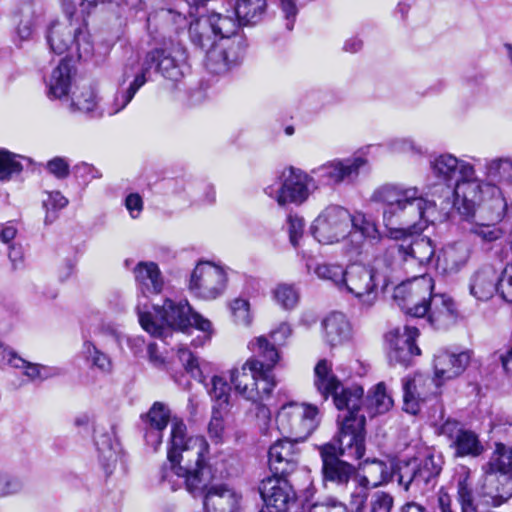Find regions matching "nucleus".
I'll use <instances>...</instances> for the list:
<instances>
[{
  "instance_id": "1",
  "label": "nucleus",
  "mask_w": 512,
  "mask_h": 512,
  "mask_svg": "<svg viewBox=\"0 0 512 512\" xmlns=\"http://www.w3.org/2000/svg\"><path fill=\"white\" fill-rule=\"evenodd\" d=\"M291 335L289 324L283 322L267 336H258L248 344L253 356L240 368L230 372V381L235 391L248 401L258 405V414L270 417V411L264 404L271 398L276 387L272 370L280 360L277 346L285 343Z\"/></svg>"
},
{
  "instance_id": "2",
  "label": "nucleus",
  "mask_w": 512,
  "mask_h": 512,
  "mask_svg": "<svg viewBox=\"0 0 512 512\" xmlns=\"http://www.w3.org/2000/svg\"><path fill=\"white\" fill-rule=\"evenodd\" d=\"M314 386L324 401L332 396L338 410H347L334 438L337 454L347 459L360 460L366 451V418L359 414L363 388L358 385L344 387L326 359L318 361L314 368Z\"/></svg>"
},
{
  "instance_id": "3",
  "label": "nucleus",
  "mask_w": 512,
  "mask_h": 512,
  "mask_svg": "<svg viewBox=\"0 0 512 512\" xmlns=\"http://www.w3.org/2000/svg\"><path fill=\"white\" fill-rule=\"evenodd\" d=\"M209 445L203 436H186V425L182 420L173 419L171 426L169 465L160 470V482L171 491L183 485L191 494L207 486L217 476L212 464L205 462Z\"/></svg>"
},
{
  "instance_id": "4",
  "label": "nucleus",
  "mask_w": 512,
  "mask_h": 512,
  "mask_svg": "<svg viewBox=\"0 0 512 512\" xmlns=\"http://www.w3.org/2000/svg\"><path fill=\"white\" fill-rule=\"evenodd\" d=\"M372 200L381 206L386 236L392 241H406L422 232L436 212L435 203L415 186L385 184L374 191Z\"/></svg>"
},
{
  "instance_id": "5",
  "label": "nucleus",
  "mask_w": 512,
  "mask_h": 512,
  "mask_svg": "<svg viewBox=\"0 0 512 512\" xmlns=\"http://www.w3.org/2000/svg\"><path fill=\"white\" fill-rule=\"evenodd\" d=\"M184 60V51L179 47L155 48L146 54L141 66L136 64L125 66L110 107L98 112V116L104 113L113 116L122 111L137 91L150 80L152 72L159 73L173 82L179 81L183 77Z\"/></svg>"
},
{
  "instance_id": "6",
  "label": "nucleus",
  "mask_w": 512,
  "mask_h": 512,
  "mask_svg": "<svg viewBox=\"0 0 512 512\" xmlns=\"http://www.w3.org/2000/svg\"><path fill=\"white\" fill-rule=\"evenodd\" d=\"M136 310L142 328L154 337H166L170 329L185 331L195 327L204 334L200 342L202 345L210 341L214 333L210 320L193 311L187 300L166 299L162 306H153V313L140 304Z\"/></svg>"
},
{
  "instance_id": "7",
  "label": "nucleus",
  "mask_w": 512,
  "mask_h": 512,
  "mask_svg": "<svg viewBox=\"0 0 512 512\" xmlns=\"http://www.w3.org/2000/svg\"><path fill=\"white\" fill-rule=\"evenodd\" d=\"M453 205L467 220L476 217V212H484L495 220L503 219L507 202L501 189L492 183L476 177V173L463 177L453 186Z\"/></svg>"
},
{
  "instance_id": "8",
  "label": "nucleus",
  "mask_w": 512,
  "mask_h": 512,
  "mask_svg": "<svg viewBox=\"0 0 512 512\" xmlns=\"http://www.w3.org/2000/svg\"><path fill=\"white\" fill-rule=\"evenodd\" d=\"M420 234H412L406 241L385 244L376 264L382 263L393 272L402 269L406 274L426 275V271L436 265L437 259L433 241Z\"/></svg>"
},
{
  "instance_id": "9",
  "label": "nucleus",
  "mask_w": 512,
  "mask_h": 512,
  "mask_svg": "<svg viewBox=\"0 0 512 512\" xmlns=\"http://www.w3.org/2000/svg\"><path fill=\"white\" fill-rule=\"evenodd\" d=\"M383 482L393 481L395 478L400 486L408 491L413 488L422 493L433 489L442 471L443 460L440 456L428 453L423 457H415L408 461H401L396 465H387L376 460Z\"/></svg>"
},
{
  "instance_id": "10",
  "label": "nucleus",
  "mask_w": 512,
  "mask_h": 512,
  "mask_svg": "<svg viewBox=\"0 0 512 512\" xmlns=\"http://www.w3.org/2000/svg\"><path fill=\"white\" fill-rule=\"evenodd\" d=\"M392 272L387 266L382 271L378 266L352 263L345 268L341 292L354 296L363 307L370 308L377 299L378 286L387 287L392 282Z\"/></svg>"
},
{
  "instance_id": "11",
  "label": "nucleus",
  "mask_w": 512,
  "mask_h": 512,
  "mask_svg": "<svg viewBox=\"0 0 512 512\" xmlns=\"http://www.w3.org/2000/svg\"><path fill=\"white\" fill-rule=\"evenodd\" d=\"M67 16V21L52 22L47 32V42L55 54L75 51L79 59L86 60L93 53V44L84 20Z\"/></svg>"
},
{
  "instance_id": "12",
  "label": "nucleus",
  "mask_w": 512,
  "mask_h": 512,
  "mask_svg": "<svg viewBox=\"0 0 512 512\" xmlns=\"http://www.w3.org/2000/svg\"><path fill=\"white\" fill-rule=\"evenodd\" d=\"M319 422L318 407L305 403H287L280 408L276 416L280 434L295 442L305 441L317 428Z\"/></svg>"
},
{
  "instance_id": "13",
  "label": "nucleus",
  "mask_w": 512,
  "mask_h": 512,
  "mask_svg": "<svg viewBox=\"0 0 512 512\" xmlns=\"http://www.w3.org/2000/svg\"><path fill=\"white\" fill-rule=\"evenodd\" d=\"M412 280L396 286L394 300L407 315L421 318L429 311L434 281L430 276L410 274Z\"/></svg>"
},
{
  "instance_id": "14",
  "label": "nucleus",
  "mask_w": 512,
  "mask_h": 512,
  "mask_svg": "<svg viewBox=\"0 0 512 512\" xmlns=\"http://www.w3.org/2000/svg\"><path fill=\"white\" fill-rule=\"evenodd\" d=\"M368 161L362 156L327 161L310 170L315 189L320 186H338L353 183Z\"/></svg>"
},
{
  "instance_id": "15",
  "label": "nucleus",
  "mask_w": 512,
  "mask_h": 512,
  "mask_svg": "<svg viewBox=\"0 0 512 512\" xmlns=\"http://www.w3.org/2000/svg\"><path fill=\"white\" fill-rule=\"evenodd\" d=\"M311 177L310 173L289 167L284 169L279 177L280 186L277 189L272 186L267 187L265 193L274 198L280 206L300 205L308 199L310 189H315Z\"/></svg>"
},
{
  "instance_id": "16",
  "label": "nucleus",
  "mask_w": 512,
  "mask_h": 512,
  "mask_svg": "<svg viewBox=\"0 0 512 512\" xmlns=\"http://www.w3.org/2000/svg\"><path fill=\"white\" fill-rule=\"evenodd\" d=\"M235 33V22L229 15L212 12L190 24L191 42L200 49H209L219 41Z\"/></svg>"
},
{
  "instance_id": "17",
  "label": "nucleus",
  "mask_w": 512,
  "mask_h": 512,
  "mask_svg": "<svg viewBox=\"0 0 512 512\" xmlns=\"http://www.w3.org/2000/svg\"><path fill=\"white\" fill-rule=\"evenodd\" d=\"M350 212L339 205H329L317 216L311 226L314 238L322 244H333L347 237Z\"/></svg>"
},
{
  "instance_id": "18",
  "label": "nucleus",
  "mask_w": 512,
  "mask_h": 512,
  "mask_svg": "<svg viewBox=\"0 0 512 512\" xmlns=\"http://www.w3.org/2000/svg\"><path fill=\"white\" fill-rule=\"evenodd\" d=\"M246 44L242 39L227 36L206 51V69L215 75H225L239 66L245 55Z\"/></svg>"
},
{
  "instance_id": "19",
  "label": "nucleus",
  "mask_w": 512,
  "mask_h": 512,
  "mask_svg": "<svg viewBox=\"0 0 512 512\" xmlns=\"http://www.w3.org/2000/svg\"><path fill=\"white\" fill-rule=\"evenodd\" d=\"M227 285L226 272L210 262H200L193 270L190 291L197 297L213 300L223 294Z\"/></svg>"
},
{
  "instance_id": "20",
  "label": "nucleus",
  "mask_w": 512,
  "mask_h": 512,
  "mask_svg": "<svg viewBox=\"0 0 512 512\" xmlns=\"http://www.w3.org/2000/svg\"><path fill=\"white\" fill-rule=\"evenodd\" d=\"M334 442H328L319 447L322 461V475L325 483L330 482L338 488H347L356 477V467L337 454Z\"/></svg>"
},
{
  "instance_id": "21",
  "label": "nucleus",
  "mask_w": 512,
  "mask_h": 512,
  "mask_svg": "<svg viewBox=\"0 0 512 512\" xmlns=\"http://www.w3.org/2000/svg\"><path fill=\"white\" fill-rule=\"evenodd\" d=\"M439 435L447 439L456 457H478L484 452V446L478 435L466 429L457 420L447 419L440 426Z\"/></svg>"
},
{
  "instance_id": "22",
  "label": "nucleus",
  "mask_w": 512,
  "mask_h": 512,
  "mask_svg": "<svg viewBox=\"0 0 512 512\" xmlns=\"http://www.w3.org/2000/svg\"><path fill=\"white\" fill-rule=\"evenodd\" d=\"M260 496L267 508L276 512H286L295 504L297 495L287 476L270 475L262 479L258 486Z\"/></svg>"
},
{
  "instance_id": "23",
  "label": "nucleus",
  "mask_w": 512,
  "mask_h": 512,
  "mask_svg": "<svg viewBox=\"0 0 512 512\" xmlns=\"http://www.w3.org/2000/svg\"><path fill=\"white\" fill-rule=\"evenodd\" d=\"M430 168L434 177L448 187L454 186L463 180V177L475 174V168L471 163L459 159L451 153H442L432 157Z\"/></svg>"
},
{
  "instance_id": "24",
  "label": "nucleus",
  "mask_w": 512,
  "mask_h": 512,
  "mask_svg": "<svg viewBox=\"0 0 512 512\" xmlns=\"http://www.w3.org/2000/svg\"><path fill=\"white\" fill-rule=\"evenodd\" d=\"M298 443L283 437L270 446L268 464L272 475L288 476L296 471L300 462Z\"/></svg>"
},
{
  "instance_id": "25",
  "label": "nucleus",
  "mask_w": 512,
  "mask_h": 512,
  "mask_svg": "<svg viewBox=\"0 0 512 512\" xmlns=\"http://www.w3.org/2000/svg\"><path fill=\"white\" fill-rule=\"evenodd\" d=\"M197 492H205L203 505L205 512H239L242 495L224 483L208 482Z\"/></svg>"
},
{
  "instance_id": "26",
  "label": "nucleus",
  "mask_w": 512,
  "mask_h": 512,
  "mask_svg": "<svg viewBox=\"0 0 512 512\" xmlns=\"http://www.w3.org/2000/svg\"><path fill=\"white\" fill-rule=\"evenodd\" d=\"M178 358L183 364L185 370L191 374L194 379L204 384L212 399L219 401L220 403L228 402L230 386L222 377L213 376L210 382L206 383L205 377L199 367L198 358L185 347L178 349Z\"/></svg>"
},
{
  "instance_id": "27",
  "label": "nucleus",
  "mask_w": 512,
  "mask_h": 512,
  "mask_svg": "<svg viewBox=\"0 0 512 512\" xmlns=\"http://www.w3.org/2000/svg\"><path fill=\"white\" fill-rule=\"evenodd\" d=\"M433 384H435V380H431L422 374H415L413 377L404 378L402 381L404 411L417 415L422 403L434 394V392L429 391Z\"/></svg>"
},
{
  "instance_id": "28",
  "label": "nucleus",
  "mask_w": 512,
  "mask_h": 512,
  "mask_svg": "<svg viewBox=\"0 0 512 512\" xmlns=\"http://www.w3.org/2000/svg\"><path fill=\"white\" fill-rule=\"evenodd\" d=\"M469 361L470 355L468 352L439 351L434 357L435 385L440 386L446 380L462 374Z\"/></svg>"
},
{
  "instance_id": "29",
  "label": "nucleus",
  "mask_w": 512,
  "mask_h": 512,
  "mask_svg": "<svg viewBox=\"0 0 512 512\" xmlns=\"http://www.w3.org/2000/svg\"><path fill=\"white\" fill-rule=\"evenodd\" d=\"M418 335L419 330L409 325L404 327L403 333L398 332L388 354L389 361L405 367L410 365L413 357L421 353L420 348L415 344Z\"/></svg>"
},
{
  "instance_id": "30",
  "label": "nucleus",
  "mask_w": 512,
  "mask_h": 512,
  "mask_svg": "<svg viewBox=\"0 0 512 512\" xmlns=\"http://www.w3.org/2000/svg\"><path fill=\"white\" fill-rule=\"evenodd\" d=\"M231 9H226L235 22V31L239 26L255 25L262 20L266 11V0H236L229 4Z\"/></svg>"
},
{
  "instance_id": "31",
  "label": "nucleus",
  "mask_w": 512,
  "mask_h": 512,
  "mask_svg": "<svg viewBox=\"0 0 512 512\" xmlns=\"http://www.w3.org/2000/svg\"><path fill=\"white\" fill-rule=\"evenodd\" d=\"M357 234L360 235L361 240L357 241L353 247V252L356 254H360L363 240H368L374 244L383 239L376 223L360 211L350 213L349 233L347 237H349L351 242H354V238Z\"/></svg>"
},
{
  "instance_id": "32",
  "label": "nucleus",
  "mask_w": 512,
  "mask_h": 512,
  "mask_svg": "<svg viewBox=\"0 0 512 512\" xmlns=\"http://www.w3.org/2000/svg\"><path fill=\"white\" fill-rule=\"evenodd\" d=\"M324 341L330 347L348 342L352 337V327L347 317L341 312H333L322 321Z\"/></svg>"
},
{
  "instance_id": "33",
  "label": "nucleus",
  "mask_w": 512,
  "mask_h": 512,
  "mask_svg": "<svg viewBox=\"0 0 512 512\" xmlns=\"http://www.w3.org/2000/svg\"><path fill=\"white\" fill-rule=\"evenodd\" d=\"M138 288L144 295L161 292L164 280L162 273L155 262L141 261L132 269Z\"/></svg>"
},
{
  "instance_id": "34",
  "label": "nucleus",
  "mask_w": 512,
  "mask_h": 512,
  "mask_svg": "<svg viewBox=\"0 0 512 512\" xmlns=\"http://www.w3.org/2000/svg\"><path fill=\"white\" fill-rule=\"evenodd\" d=\"M73 73V67L65 59L53 69L51 75L45 81L49 99H62L68 95L72 84Z\"/></svg>"
},
{
  "instance_id": "35",
  "label": "nucleus",
  "mask_w": 512,
  "mask_h": 512,
  "mask_svg": "<svg viewBox=\"0 0 512 512\" xmlns=\"http://www.w3.org/2000/svg\"><path fill=\"white\" fill-rule=\"evenodd\" d=\"M470 294L477 300H489L497 292V272L492 266L478 269L470 278Z\"/></svg>"
},
{
  "instance_id": "36",
  "label": "nucleus",
  "mask_w": 512,
  "mask_h": 512,
  "mask_svg": "<svg viewBox=\"0 0 512 512\" xmlns=\"http://www.w3.org/2000/svg\"><path fill=\"white\" fill-rule=\"evenodd\" d=\"M429 322L436 328H442L456 318V308L453 300L445 294H432L429 301V311L426 314Z\"/></svg>"
},
{
  "instance_id": "37",
  "label": "nucleus",
  "mask_w": 512,
  "mask_h": 512,
  "mask_svg": "<svg viewBox=\"0 0 512 512\" xmlns=\"http://www.w3.org/2000/svg\"><path fill=\"white\" fill-rule=\"evenodd\" d=\"M477 220L470 223L468 232L475 238H478L483 244H490L504 236V230L499 223L502 219H492L488 213L480 212L477 214Z\"/></svg>"
},
{
  "instance_id": "38",
  "label": "nucleus",
  "mask_w": 512,
  "mask_h": 512,
  "mask_svg": "<svg viewBox=\"0 0 512 512\" xmlns=\"http://www.w3.org/2000/svg\"><path fill=\"white\" fill-rule=\"evenodd\" d=\"M95 445L99 454V460L106 474H111L112 468L117 461L116 448L118 442L115 427L111 426L110 431L96 432Z\"/></svg>"
},
{
  "instance_id": "39",
  "label": "nucleus",
  "mask_w": 512,
  "mask_h": 512,
  "mask_svg": "<svg viewBox=\"0 0 512 512\" xmlns=\"http://www.w3.org/2000/svg\"><path fill=\"white\" fill-rule=\"evenodd\" d=\"M485 494L492 499L495 506L512 497V475L510 474H485Z\"/></svg>"
},
{
  "instance_id": "40",
  "label": "nucleus",
  "mask_w": 512,
  "mask_h": 512,
  "mask_svg": "<svg viewBox=\"0 0 512 512\" xmlns=\"http://www.w3.org/2000/svg\"><path fill=\"white\" fill-rule=\"evenodd\" d=\"M485 474H510L512 475V445L501 442L495 443V449L487 464L484 466Z\"/></svg>"
},
{
  "instance_id": "41",
  "label": "nucleus",
  "mask_w": 512,
  "mask_h": 512,
  "mask_svg": "<svg viewBox=\"0 0 512 512\" xmlns=\"http://www.w3.org/2000/svg\"><path fill=\"white\" fill-rule=\"evenodd\" d=\"M457 496L461 512H479L473 504L472 485L457 488ZM438 506L441 512H454L451 509V497L444 489L438 492Z\"/></svg>"
},
{
  "instance_id": "42",
  "label": "nucleus",
  "mask_w": 512,
  "mask_h": 512,
  "mask_svg": "<svg viewBox=\"0 0 512 512\" xmlns=\"http://www.w3.org/2000/svg\"><path fill=\"white\" fill-rule=\"evenodd\" d=\"M485 176L493 182L512 184V159H486L484 163Z\"/></svg>"
},
{
  "instance_id": "43",
  "label": "nucleus",
  "mask_w": 512,
  "mask_h": 512,
  "mask_svg": "<svg viewBox=\"0 0 512 512\" xmlns=\"http://www.w3.org/2000/svg\"><path fill=\"white\" fill-rule=\"evenodd\" d=\"M83 354L91 365L102 373L109 374L113 370V363L109 355L99 350L91 341L83 343Z\"/></svg>"
},
{
  "instance_id": "44",
  "label": "nucleus",
  "mask_w": 512,
  "mask_h": 512,
  "mask_svg": "<svg viewBox=\"0 0 512 512\" xmlns=\"http://www.w3.org/2000/svg\"><path fill=\"white\" fill-rule=\"evenodd\" d=\"M20 155L14 154L6 149H0V182H7L14 175L20 174L23 166L19 161Z\"/></svg>"
},
{
  "instance_id": "45",
  "label": "nucleus",
  "mask_w": 512,
  "mask_h": 512,
  "mask_svg": "<svg viewBox=\"0 0 512 512\" xmlns=\"http://www.w3.org/2000/svg\"><path fill=\"white\" fill-rule=\"evenodd\" d=\"M314 273L318 278L333 283L341 292L345 277V269L340 264L319 263L315 266Z\"/></svg>"
},
{
  "instance_id": "46",
  "label": "nucleus",
  "mask_w": 512,
  "mask_h": 512,
  "mask_svg": "<svg viewBox=\"0 0 512 512\" xmlns=\"http://www.w3.org/2000/svg\"><path fill=\"white\" fill-rule=\"evenodd\" d=\"M367 402L374 414L387 412L393 405L392 398L387 394L384 383H378L373 392L367 396Z\"/></svg>"
},
{
  "instance_id": "47",
  "label": "nucleus",
  "mask_w": 512,
  "mask_h": 512,
  "mask_svg": "<svg viewBox=\"0 0 512 512\" xmlns=\"http://www.w3.org/2000/svg\"><path fill=\"white\" fill-rule=\"evenodd\" d=\"M274 299L282 308L293 309L299 300V293L294 285L282 283L273 291Z\"/></svg>"
},
{
  "instance_id": "48",
  "label": "nucleus",
  "mask_w": 512,
  "mask_h": 512,
  "mask_svg": "<svg viewBox=\"0 0 512 512\" xmlns=\"http://www.w3.org/2000/svg\"><path fill=\"white\" fill-rule=\"evenodd\" d=\"M170 419L169 409L161 402H155L148 413L146 414L144 421L149 427H155L157 429H165Z\"/></svg>"
},
{
  "instance_id": "49",
  "label": "nucleus",
  "mask_w": 512,
  "mask_h": 512,
  "mask_svg": "<svg viewBox=\"0 0 512 512\" xmlns=\"http://www.w3.org/2000/svg\"><path fill=\"white\" fill-rule=\"evenodd\" d=\"M99 0H62L66 15L84 20Z\"/></svg>"
},
{
  "instance_id": "50",
  "label": "nucleus",
  "mask_w": 512,
  "mask_h": 512,
  "mask_svg": "<svg viewBox=\"0 0 512 512\" xmlns=\"http://www.w3.org/2000/svg\"><path fill=\"white\" fill-rule=\"evenodd\" d=\"M97 95L91 88L83 89L72 100V107L84 113H91L97 110Z\"/></svg>"
},
{
  "instance_id": "51",
  "label": "nucleus",
  "mask_w": 512,
  "mask_h": 512,
  "mask_svg": "<svg viewBox=\"0 0 512 512\" xmlns=\"http://www.w3.org/2000/svg\"><path fill=\"white\" fill-rule=\"evenodd\" d=\"M444 256L453 268L464 265L469 258V249L464 243H454L448 245L444 250Z\"/></svg>"
},
{
  "instance_id": "52",
  "label": "nucleus",
  "mask_w": 512,
  "mask_h": 512,
  "mask_svg": "<svg viewBox=\"0 0 512 512\" xmlns=\"http://www.w3.org/2000/svg\"><path fill=\"white\" fill-rule=\"evenodd\" d=\"M24 374L31 380L43 381L48 378L60 376L62 374V370L57 367H49L28 362L24 369Z\"/></svg>"
},
{
  "instance_id": "53",
  "label": "nucleus",
  "mask_w": 512,
  "mask_h": 512,
  "mask_svg": "<svg viewBox=\"0 0 512 512\" xmlns=\"http://www.w3.org/2000/svg\"><path fill=\"white\" fill-rule=\"evenodd\" d=\"M497 292L503 300L512 303V263L507 264L497 275Z\"/></svg>"
},
{
  "instance_id": "54",
  "label": "nucleus",
  "mask_w": 512,
  "mask_h": 512,
  "mask_svg": "<svg viewBox=\"0 0 512 512\" xmlns=\"http://www.w3.org/2000/svg\"><path fill=\"white\" fill-rule=\"evenodd\" d=\"M22 488L23 483L20 479L0 469V498L17 494Z\"/></svg>"
},
{
  "instance_id": "55",
  "label": "nucleus",
  "mask_w": 512,
  "mask_h": 512,
  "mask_svg": "<svg viewBox=\"0 0 512 512\" xmlns=\"http://www.w3.org/2000/svg\"><path fill=\"white\" fill-rule=\"evenodd\" d=\"M287 225L290 243L294 248H298L304 232V219L296 214H289L287 217Z\"/></svg>"
},
{
  "instance_id": "56",
  "label": "nucleus",
  "mask_w": 512,
  "mask_h": 512,
  "mask_svg": "<svg viewBox=\"0 0 512 512\" xmlns=\"http://www.w3.org/2000/svg\"><path fill=\"white\" fill-rule=\"evenodd\" d=\"M234 321L239 325L248 326L251 323L250 304L245 299H235L231 303Z\"/></svg>"
},
{
  "instance_id": "57",
  "label": "nucleus",
  "mask_w": 512,
  "mask_h": 512,
  "mask_svg": "<svg viewBox=\"0 0 512 512\" xmlns=\"http://www.w3.org/2000/svg\"><path fill=\"white\" fill-rule=\"evenodd\" d=\"M368 484V479L362 477L359 484L355 485L351 492V504L356 508V512H360L365 506L369 494Z\"/></svg>"
},
{
  "instance_id": "58",
  "label": "nucleus",
  "mask_w": 512,
  "mask_h": 512,
  "mask_svg": "<svg viewBox=\"0 0 512 512\" xmlns=\"http://www.w3.org/2000/svg\"><path fill=\"white\" fill-rule=\"evenodd\" d=\"M208 434L216 443L222 441L224 434V420L218 409H213L212 416L208 424Z\"/></svg>"
},
{
  "instance_id": "59",
  "label": "nucleus",
  "mask_w": 512,
  "mask_h": 512,
  "mask_svg": "<svg viewBox=\"0 0 512 512\" xmlns=\"http://www.w3.org/2000/svg\"><path fill=\"white\" fill-rule=\"evenodd\" d=\"M47 171L57 179H66L70 174V165L64 157H54L46 164Z\"/></svg>"
},
{
  "instance_id": "60",
  "label": "nucleus",
  "mask_w": 512,
  "mask_h": 512,
  "mask_svg": "<svg viewBox=\"0 0 512 512\" xmlns=\"http://www.w3.org/2000/svg\"><path fill=\"white\" fill-rule=\"evenodd\" d=\"M393 507V497L382 491L373 494L371 499L370 512H391Z\"/></svg>"
},
{
  "instance_id": "61",
  "label": "nucleus",
  "mask_w": 512,
  "mask_h": 512,
  "mask_svg": "<svg viewBox=\"0 0 512 512\" xmlns=\"http://www.w3.org/2000/svg\"><path fill=\"white\" fill-rule=\"evenodd\" d=\"M147 19L149 27H151L157 20H161L162 22H165V24H170L185 18L181 13H178L172 9L161 8L155 12L150 13Z\"/></svg>"
},
{
  "instance_id": "62",
  "label": "nucleus",
  "mask_w": 512,
  "mask_h": 512,
  "mask_svg": "<svg viewBox=\"0 0 512 512\" xmlns=\"http://www.w3.org/2000/svg\"><path fill=\"white\" fill-rule=\"evenodd\" d=\"M391 151L398 153H407L411 155H419L422 153L420 146H417L413 140L408 138L394 139L390 142Z\"/></svg>"
},
{
  "instance_id": "63",
  "label": "nucleus",
  "mask_w": 512,
  "mask_h": 512,
  "mask_svg": "<svg viewBox=\"0 0 512 512\" xmlns=\"http://www.w3.org/2000/svg\"><path fill=\"white\" fill-rule=\"evenodd\" d=\"M309 512H349L347 506L336 499L311 505Z\"/></svg>"
},
{
  "instance_id": "64",
  "label": "nucleus",
  "mask_w": 512,
  "mask_h": 512,
  "mask_svg": "<svg viewBox=\"0 0 512 512\" xmlns=\"http://www.w3.org/2000/svg\"><path fill=\"white\" fill-rule=\"evenodd\" d=\"M68 205V199L59 191L47 192V198L43 200V208L57 211Z\"/></svg>"
}]
</instances>
